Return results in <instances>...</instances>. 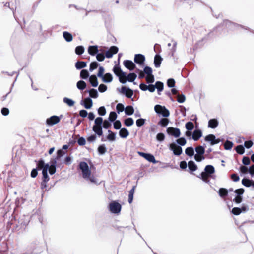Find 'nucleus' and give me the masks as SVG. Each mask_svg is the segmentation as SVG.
<instances>
[{"label": "nucleus", "mask_w": 254, "mask_h": 254, "mask_svg": "<svg viewBox=\"0 0 254 254\" xmlns=\"http://www.w3.org/2000/svg\"><path fill=\"white\" fill-rule=\"evenodd\" d=\"M79 168L83 178L92 183H97L96 178L92 174L91 168L89 167L87 163L81 162L79 164Z\"/></svg>", "instance_id": "obj_1"}, {"label": "nucleus", "mask_w": 254, "mask_h": 254, "mask_svg": "<svg viewBox=\"0 0 254 254\" xmlns=\"http://www.w3.org/2000/svg\"><path fill=\"white\" fill-rule=\"evenodd\" d=\"M103 123V127L104 128H108L111 126V123L107 120L103 121V119L101 117H97L95 120V125L93 127V130L98 135L101 136L103 134V131L102 128V124Z\"/></svg>", "instance_id": "obj_2"}, {"label": "nucleus", "mask_w": 254, "mask_h": 254, "mask_svg": "<svg viewBox=\"0 0 254 254\" xmlns=\"http://www.w3.org/2000/svg\"><path fill=\"white\" fill-rule=\"evenodd\" d=\"M215 172L214 167L210 165H207L204 169V172L201 174V179L206 183H209V180L208 178L211 177V175Z\"/></svg>", "instance_id": "obj_3"}, {"label": "nucleus", "mask_w": 254, "mask_h": 254, "mask_svg": "<svg viewBox=\"0 0 254 254\" xmlns=\"http://www.w3.org/2000/svg\"><path fill=\"white\" fill-rule=\"evenodd\" d=\"M38 168L39 169L42 170L43 183H42V185H44V183H46L49 180L47 173L48 169L49 168V164H45L43 160H40L38 163Z\"/></svg>", "instance_id": "obj_4"}, {"label": "nucleus", "mask_w": 254, "mask_h": 254, "mask_svg": "<svg viewBox=\"0 0 254 254\" xmlns=\"http://www.w3.org/2000/svg\"><path fill=\"white\" fill-rule=\"evenodd\" d=\"M114 73L119 77V81L122 83H125L127 82L126 74L123 72L120 67L118 65H115L113 68Z\"/></svg>", "instance_id": "obj_5"}, {"label": "nucleus", "mask_w": 254, "mask_h": 254, "mask_svg": "<svg viewBox=\"0 0 254 254\" xmlns=\"http://www.w3.org/2000/svg\"><path fill=\"white\" fill-rule=\"evenodd\" d=\"M121 208V205L116 201H112L109 205V210L114 214H119Z\"/></svg>", "instance_id": "obj_6"}, {"label": "nucleus", "mask_w": 254, "mask_h": 254, "mask_svg": "<svg viewBox=\"0 0 254 254\" xmlns=\"http://www.w3.org/2000/svg\"><path fill=\"white\" fill-rule=\"evenodd\" d=\"M155 111L158 114H161L164 117H167L170 115V112L165 106L160 105H156L154 107Z\"/></svg>", "instance_id": "obj_7"}, {"label": "nucleus", "mask_w": 254, "mask_h": 254, "mask_svg": "<svg viewBox=\"0 0 254 254\" xmlns=\"http://www.w3.org/2000/svg\"><path fill=\"white\" fill-rule=\"evenodd\" d=\"M61 118L57 116H52L46 120V124L50 126H52L58 124L60 121Z\"/></svg>", "instance_id": "obj_8"}, {"label": "nucleus", "mask_w": 254, "mask_h": 254, "mask_svg": "<svg viewBox=\"0 0 254 254\" xmlns=\"http://www.w3.org/2000/svg\"><path fill=\"white\" fill-rule=\"evenodd\" d=\"M138 154L140 156L143 157L146 160H147L148 161L150 162H152L153 163H157V161H156L154 156L149 153H145L142 152L138 151L137 152Z\"/></svg>", "instance_id": "obj_9"}, {"label": "nucleus", "mask_w": 254, "mask_h": 254, "mask_svg": "<svg viewBox=\"0 0 254 254\" xmlns=\"http://www.w3.org/2000/svg\"><path fill=\"white\" fill-rule=\"evenodd\" d=\"M170 149L173 151L174 154L176 155H180L182 153V148L178 146L175 143H172L169 145Z\"/></svg>", "instance_id": "obj_10"}, {"label": "nucleus", "mask_w": 254, "mask_h": 254, "mask_svg": "<svg viewBox=\"0 0 254 254\" xmlns=\"http://www.w3.org/2000/svg\"><path fill=\"white\" fill-rule=\"evenodd\" d=\"M167 132L169 135H172L177 138L180 136L181 134L180 130L179 128L169 127L167 129Z\"/></svg>", "instance_id": "obj_11"}, {"label": "nucleus", "mask_w": 254, "mask_h": 254, "mask_svg": "<svg viewBox=\"0 0 254 254\" xmlns=\"http://www.w3.org/2000/svg\"><path fill=\"white\" fill-rule=\"evenodd\" d=\"M118 51L117 47L113 46L110 47L109 50L105 53V56L107 58L112 57L113 55L116 54Z\"/></svg>", "instance_id": "obj_12"}, {"label": "nucleus", "mask_w": 254, "mask_h": 254, "mask_svg": "<svg viewBox=\"0 0 254 254\" xmlns=\"http://www.w3.org/2000/svg\"><path fill=\"white\" fill-rule=\"evenodd\" d=\"M145 59L144 56L142 54H138L135 55L134 62L140 65L144 64Z\"/></svg>", "instance_id": "obj_13"}, {"label": "nucleus", "mask_w": 254, "mask_h": 254, "mask_svg": "<svg viewBox=\"0 0 254 254\" xmlns=\"http://www.w3.org/2000/svg\"><path fill=\"white\" fill-rule=\"evenodd\" d=\"M244 190L243 189H239L235 190V192L237 194L236 197H235L234 200L236 203H240L241 202L242 198L241 196L244 193Z\"/></svg>", "instance_id": "obj_14"}, {"label": "nucleus", "mask_w": 254, "mask_h": 254, "mask_svg": "<svg viewBox=\"0 0 254 254\" xmlns=\"http://www.w3.org/2000/svg\"><path fill=\"white\" fill-rule=\"evenodd\" d=\"M205 140L206 141L210 142L211 145H213L214 144H217L219 142V140L218 139H216L215 135L213 134H209L207 135L205 137Z\"/></svg>", "instance_id": "obj_15"}, {"label": "nucleus", "mask_w": 254, "mask_h": 254, "mask_svg": "<svg viewBox=\"0 0 254 254\" xmlns=\"http://www.w3.org/2000/svg\"><path fill=\"white\" fill-rule=\"evenodd\" d=\"M121 92L122 93L125 94L128 98H131L133 94L132 90L125 86L122 87Z\"/></svg>", "instance_id": "obj_16"}, {"label": "nucleus", "mask_w": 254, "mask_h": 254, "mask_svg": "<svg viewBox=\"0 0 254 254\" xmlns=\"http://www.w3.org/2000/svg\"><path fill=\"white\" fill-rule=\"evenodd\" d=\"M124 66L130 70H133L135 67V64L134 63L130 60H125L124 61Z\"/></svg>", "instance_id": "obj_17"}, {"label": "nucleus", "mask_w": 254, "mask_h": 254, "mask_svg": "<svg viewBox=\"0 0 254 254\" xmlns=\"http://www.w3.org/2000/svg\"><path fill=\"white\" fill-rule=\"evenodd\" d=\"M202 135V132L200 129H195L193 133L192 138L194 141L198 140Z\"/></svg>", "instance_id": "obj_18"}, {"label": "nucleus", "mask_w": 254, "mask_h": 254, "mask_svg": "<svg viewBox=\"0 0 254 254\" xmlns=\"http://www.w3.org/2000/svg\"><path fill=\"white\" fill-rule=\"evenodd\" d=\"M88 53L94 56L98 52V46H90L88 48Z\"/></svg>", "instance_id": "obj_19"}, {"label": "nucleus", "mask_w": 254, "mask_h": 254, "mask_svg": "<svg viewBox=\"0 0 254 254\" xmlns=\"http://www.w3.org/2000/svg\"><path fill=\"white\" fill-rule=\"evenodd\" d=\"M101 78L102 81L105 83H110L113 80V76L112 74L109 73L104 74Z\"/></svg>", "instance_id": "obj_20"}, {"label": "nucleus", "mask_w": 254, "mask_h": 254, "mask_svg": "<svg viewBox=\"0 0 254 254\" xmlns=\"http://www.w3.org/2000/svg\"><path fill=\"white\" fill-rule=\"evenodd\" d=\"M84 106L86 109H90L93 106V102L90 98H86L84 101Z\"/></svg>", "instance_id": "obj_21"}, {"label": "nucleus", "mask_w": 254, "mask_h": 254, "mask_svg": "<svg viewBox=\"0 0 254 254\" xmlns=\"http://www.w3.org/2000/svg\"><path fill=\"white\" fill-rule=\"evenodd\" d=\"M119 135L121 138H126L129 135V132L126 128H122L119 131Z\"/></svg>", "instance_id": "obj_22"}, {"label": "nucleus", "mask_w": 254, "mask_h": 254, "mask_svg": "<svg viewBox=\"0 0 254 254\" xmlns=\"http://www.w3.org/2000/svg\"><path fill=\"white\" fill-rule=\"evenodd\" d=\"M89 81H90V83L92 85V86L97 87L98 86V82L97 81V78L95 75H91L89 77Z\"/></svg>", "instance_id": "obj_23"}, {"label": "nucleus", "mask_w": 254, "mask_h": 254, "mask_svg": "<svg viewBox=\"0 0 254 254\" xmlns=\"http://www.w3.org/2000/svg\"><path fill=\"white\" fill-rule=\"evenodd\" d=\"M218 125V122L217 120L216 119H211L208 122V127L212 128H216Z\"/></svg>", "instance_id": "obj_24"}, {"label": "nucleus", "mask_w": 254, "mask_h": 254, "mask_svg": "<svg viewBox=\"0 0 254 254\" xmlns=\"http://www.w3.org/2000/svg\"><path fill=\"white\" fill-rule=\"evenodd\" d=\"M162 60V59L159 55H156L155 56L154 64L156 67H160Z\"/></svg>", "instance_id": "obj_25"}, {"label": "nucleus", "mask_w": 254, "mask_h": 254, "mask_svg": "<svg viewBox=\"0 0 254 254\" xmlns=\"http://www.w3.org/2000/svg\"><path fill=\"white\" fill-rule=\"evenodd\" d=\"M63 101L65 104L70 107L73 106L75 104V102L73 100L67 97H64L63 99Z\"/></svg>", "instance_id": "obj_26"}, {"label": "nucleus", "mask_w": 254, "mask_h": 254, "mask_svg": "<svg viewBox=\"0 0 254 254\" xmlns=\"http://www.w3.org/2000/svg\"><path fill=\"white\" fill-rule=\"evenodd\" d=\"M63 36L67 42H71L72 40V35L68 32H64L63 33Z\"/></svg>", "instance_id": "obj_27"}, {"label": "nucleus", "mask_w": 254, "mask_h": 254, "mask_svg": "<svg viewBox=\"0 0 254 254\" xmlns=\"http://www.w3.org/2000/svg\"><path fill=\"white\" fill-rule=\"evenodd\" d=\"M137 75L134 73H129L127 76L126 75V80L129 82H133L136 78Z\"/></svg>", "instance_id": "obj_28"}, {"label": "nucleus", "mask_w": 254, "mask_h": 254, "mask_svg": "<svg viewBox=\"0 0 254 254\" xmlns=\"http://www.w3.org/2000/svg\"><path fill=\"white\" fill-rule=\"evenodd\" d=\"M125 113L127 115H131L134 112V109L131 106H128L125 109Z\"/></svg>", "instance_id": "obj_29"}, {"label": "nucleus", "mask_w": 254, "mask_h": 254, "mask_svg": "<svg viewBox=\"0 0 254 254\" xmlns=\"http://www.w3.org/2000/svg\"><path fill=\"white\" fill-rule=\"evenodd\" d=\"M86 83L82 80H80L77 83V87L79 90H83L86 88Z\"/></svg>", "instance_id": "obj_30"}, {"label": "nucleus", "mask_w": 254, "mask_h": 254, "mask_svg": "<svg viewBox=\"0 0 254 254\" xmlns=\"http://www.w3.org/2000/svg\"><path fill=\"white\" fill-rule=\"evenodd\" d=\"M89 95L91 98H97L98 97V94L96 89H92L89 91Z\"/></svg>", "instance_id": "obj_31"}, {"label": "nucleus", "mask_w": 254, "mask_h": 254, "mask_svg": "<svg viewBox=\"0 0 254 254\" xmlns=\"http://www.w3.org/2000/svg\"><path fill=\"white\" fill-rule=\"evenodd\" d=\"M86 65V63L84 62H77L75 64V67L78 69L85 67Z\"/></svg>", "instance_id": "obj_32"}, {"label": "nucleus", "mask_w": 254, "mask_h": 254, "mask_svg": "<svg viewBox=\"0 0 254 254\" xmlns=\"http://www.w3.org/2000/svg\"><path fill=\"white\" fill-rule=\"evenodd\" d=\"M55 163L56 162L50 166L49 165V168L48 170H49V173L51 175L54 174L56 172V169Z\"/></svg>", "instance_id": "obj_33"}, {"label": "nucleus", "mask_w": 254, "mask_h": 254, "mask_svg": "<svg viewBox=\"0 0 254 254\" xmlns=\"http://www.w3.org/2000/svg\"><path fill=\"white\" fill-rule=\"evenodd\" d=\"M188 167L189 169L192 171H195L197 169L196 165H195L194 162L192 161H190L189 162Z\"/></svg>", "instance_id": "obj_34"}, {"label": "nucleus", "mask_w": 254, "mask_h": 254, "mask_svg": "<svg viewBox=\"0 0 254 254\" xmlns=\"http://www.w3.org/2000/svg\"><path fill=\"white\" fill-rule=\"evenodd\" d=\"M75 51L76 54L81 55L84 52V48L82 46H78L76 47Z\"/></svg>", "instance_id": "obj_35"}, {"label": "nucleus", "mask_w": 254, "mask_h": 254, "mask_svg": "<svg viewBox=\"0 0 254 254\" xmlns=\"http://www.w3.org/2000/svg\"><path fill=\"white\" fill-rule=\"evenodd\" d=\"M186 154L190 156H192L194 154V150L192 147H187L185 150Z\"/></svg>", "instance_id": "obj_36"}, {"label": "nucleus", "mask_w": 254, "mask_h": 254, "mask_svg": "<svg viewBox=\"0 0 254 254\" xmlns=\"http://www.w3.org/2000/svg\"><path fill=\"white\" fill-rule=\"evenodd\" d=\"M124 123L126 126L129 127L133 124L134 121L131 118H128L125 120Z\"/></svg>", "instance_id": "obj_37"}, {"label": "nucleus", "mask_w": 254, "mask_h": 254, "mask_svg": "<svg viewBox=\"0 0 254 254\" xmlns=\"http://www.w3.org/2000/svg\"><path fill=\"white\" fill-rule=\"evenodd\" d=\"M89 73L87 70L83 69V70H81V71L80 72V77L82 79H87L88 78V77L89 76Z\"/></svg>", "instance_id": "obj_38"}, {"label": "nucleus", "mask_w": 254, "mask_h": 254, "mask_svg": "<svg viewBox=\"0 0 254 254\" xmlns=\"http://www.w3.org/2000/svg\"><path fill=\"white\" fill-rule=\"evenodd\" d=\"M251 181L252 180L244 178L242 180V184L246 187H249L251 186Z\"/></svg>", "instance_id": "obj_39"}, {"label": "nucleus", "mask_w": 254, "mask_h": 254, "mask_svg": "<svg viewBox=\"0 0 254 254\" xmlns=\"http://www.w3.org/2000/svg\"><path fill=\"white\" fill-rule=\"evenodd\" d=\"M155 88L157 89L158 92H161L163 89V84L160 81H157L155 84Z\"/></svg>", "instance_id": "obj_40"}, {"label": "nucleus", "mask_w": 254, "mask_h": 254, "mask_svg": "<svg viewBox=\"0 0 254 254\" xmlns=\"http://www.w3.org/2000/svg\"><path fill=\"white\" fill-rule=\"evenodd\" d=\"M108 132L109 134L107 136V139L110 141H114L116 139L115 134L112 132L111 130H109Z\"/></svg>", "instance_id": "obj_41"}, {"label": "nucleus", "mask_w": 254, "mask_h": 254, "mask_svg": "<svg viewBox=\"0 0 254 254\" xmlns=\"http://www.w3.org/2000/svg\"><path fill=\"white\" fill-rule=\"evenodd\" d=\"M196 154L203 155L205 152L204 148L201 146H199L195 148Z\"/></svg>", "instance_id": "obj_42"}, {"label": "nucleus", "mask_w": 254, "mask_h": 254, "mask_svg": "<svg viewBox=\"0 0 254 254\" xmlns=\"http://www.w3.org/2000/svg\"><path fill=\"white\" fill-rule=\"evenodd\" d=\"M219 194L221 197H224L227 195L228 191L224 188H221L219 190Z\"/></svg>", "instance_id": "obj_43"}, {"label": "nucleus", "mask_w": 254, "mask_h": 254, "mask_svg": "<svg viewBox=\"0 0 254 254\" xmlns=\"http://www.w3.org/2000/svg\"><path fill=\"white\" fill-rule=\"evenodd\" d=\"M233 143L230 141H226L224 143V148L226 150H230L232 148Z\"/></svg>", "instance_id": "obj_44"}, {"label": "nucleus", "mask_w": 254, "mask_h": 254, "mask_svg": "<svg viewBox=\"0 0 254 254\" xmlns=\"http://www.w3.org/2000/svg\"><path fill=\"white\" fill-rule=\"evenodd\" d=\"M236 151L237 152L240 154H243L245 152V149L244 147L240 145H238L236 147Z\"/></svg>", "instance_id": "obj_45"}, {"label": "nucleus", "mask_w": 254, "mask_h": 254, "mask_svg": "<svg viewBox=\"0 0 254 254\" xmlns=\"http://www.w3.org/2000/svg\"><path fill=\"white\" fill-rule=\"evenodd\" d=\"M186 128L188 130H192L194 127L193 124L191 122H187L185 125Z\"/></svg>", "instance_id": "obj_46"}, {"label": "nucleus", "mask_w": 254, "mask_h": 254, "mask_svg": "<svg viewBox=\"0 0 254 254\" xmlns=\"http://www.w3.org/2000/svg\"><path fill=\"white\" fill-rule=\"evenodd\" d=\"M117 116V114L115 112H111L109 114V120L113 122L116 120Z\"/></svg>", "instance_id": "obj_47"}, {"label": "nucleus", "mask_w": 254, "mask_h": 254, "mask_svg": "<svg viewBox=\"0 0 254 254\" xmlns=\"http://www.w3.org/2000/svg\"><path fill=\"white\" fill-rule=\"evenodd\" d=\"M98 113L101 116H104L106 113L105 108L104 106L100 107L98 110Z\"/></svg>", "instance_id": "obj_48"}, {"label": "nucleus", "mask_w": 254, "mask_h": 254, "mask_svg": "<svg viewBox=\"0 0 254 254\" xmlns=\"http://www.w3.org/2000/svg\"><path fill=\"white\" fill-rule=\"evenodd\" d=\"M98 64L96 62H92L90 65L89 70L90 71H92L93 70L97 68Z\"/></svg>", "instance_id": "obj_49"}, {"label": "nucleus", "mask_w": 254, "mask_h": 254, "mask_svg": "<svg viewBox=\"0 0 254 254\" xmlns=\"http://www.w3.org/2000/svg\"><path fill=\"white\" fill-rule=\"evenodd\" d=\"M241 212L242 210L240 208L234 207L232 210V213L235 215H239Z\"/></svg>", "instance_id": "obj_50"}, {"label": "nucleus", "mask_w": 254, "mask_h": 254, "mask_svg": "<svg viewBox=\"0 0 254 254\" xmlns=\"http://www.w3.org/2000/svg\"><path fill=\"white\" fill-rule=\"evenodd\" d=\"M134 192V189L132 188L129 191V196H128V202L131 203L133 200V194Z\"/></svg>", "instance_id": "obj_51"}, {"label": "nucleus", "mask_w": 254, "mask_h": 254, "mask_svg": "<svg viewBox=\"0 0 254 254\" xmlns=\"http://www.w3.org/2000/svg\"><path fill=\"white\" fill-rule=\"evenodd\" d=\"M177 143H178L179 145L184 146L186 144V140L185 138L181 137L179 139H178L176 140Z\"/></svg>", "instance_id": "obj_52"}, {"label": "nucleus", "mask_w": 254, "mask_h": 254, "mask_svg": "<svg viewBox=\"0 0 254 254\" xmlns=\"http://www.w3.org/2000/svg\"><path fill=\"white\" fill-rule=\"evenodd\" d=\"M194 158L196 161L200 162L204 159V157L203 155L196 154Z\"/></svg>", "instance_id": "obj_53"}, {"label": "nucleus", "mask_w": 254, "mask_h": 254, "mask_svg": "<svg viewBox=\"0 0 254 254\" xmlns=\"http://www.w3.org/2000/svg\"><path fill=\"white\" fill-rule=\"evenodd\" d=\"M98 152L101 154H103L106 152V148L104 145H102L98 147Z\"/></svg>", "instance_id": "obj_54"}, {"label": "nucleus", "mask_w": 254, "mask_h": 254, "mask_svg": "<svg viewBox=\"0 0 254 254\" xmlns=\"http://www.w3.org/2000/svg\"><path fill=\"white\" fill-rule=\"evenodd\" d=\"M186 100V97L184 95H178L177 96V101L179 103H184Z\"/></svg>", "instance_id": "obj_55"}, {"label": "nucleus", "mask_w": 254, "mask_h": 254, "mask_svg": "<svg viewBox=\"0 0 254 254\" xmlns=\"http://www.w3.org/2000/svg\"><path fill=\"white\" fill-rule=\"evenodd\" d=\"M145 119L141 118L136 120V124L137 127H140L145 124Z\"/></svg>", "instance_id": "obj_56"}, {"label": "nucleus", "mask_w": 254, "mask_h": 254, "mask_svg": "<svg viewBox=\"0 0 254 254\" xmlns=\"http://www.w3.org/2000/svg\"><path fill=\"white\" fill-rule=\"evenodd\" d=\"M144 72L147 75V76L150 75L152 74V70L150 67L146 66L144 69Z\"/></svg>", "instance_id": "obj_57"}, {"label": "nucleus", "mask_w": 254, "mask_h": 254, "mask_svg": "<svg viewBox=\"0 0 254 254\" xmlns=\"http://www.w3.org/2000/svg\"><path fill=\"white\" fill-rule=\"evenodd\" d=\"M169 123V120L168 119L166 118H163L162 119L160 122L159 124L162 126H166Z\"/></svg>", "instance_id": "obj_58"}, {"label": "nucleus", "mask_w": 254, "mask_h": 254, "mask_svg": "<svg viewBox=\"0 0 254 254\" xmlns=\"http://www.w3.org/2000/svg\"><path fill=\"white\" fill-rule=\"evenodd\" d=\"M107 89V87L106 85H105L104 84H101L99 85L98 87V90L99 92H105Z\"/></svg>", "instance_id": "obj_59"}, {"label": "nucleus", "mask_w": 254, "mask_h": 254, "mask_svg": "<svg viewBox=\"0 0 254 254\" xmlns=\"http://www.w3.org/2000/svg\"><path fill=\"white\" fill-rule=\"evenodd\" d=\"M96 59L98 61H103L105 59V56L103 53H97L96 55Z\"/></svg>", "instance_id": "obj_60"}, {"label": "nucleus", "mask_w": 254, "mask_h": 254, "mask_svg": "<svg viewBox=\"0 0 254 254\" xmlns=\"http://www.w3.org/2000/svg\"><path fill=\"white\" fill-rule=\"evenodd\" d=\"M104 71H105L104 68L102 66H100L99 68V71H98V73L97 74V76L101 78L104 75Z\"/></svg>", "instance_id": "obj_61"}, {"label": "nucleus", "mask_w": 254, "mask_h": 254, "mask_svg": "<svg viewBox=\"0 0 254 254\" xmlns=\"http://www.w3.org/2000/svg\"><path fill=\"white\" fill-rule=\"evenodd\" d=\"M165 135L162 133H159L156 136V139L159 141H162L164 140Z\"/></svg>", "instance_id": "obj_62"}, {"label": "nucleus", "mask_w": 254, "mask_h": 254, "mask_svg": "<svg viewBox=\"0 0 254 254\" xmlns=\"http://www.w3.org/2000/svg\"><path fill=\"white\" fill-rule=\"evenodd\" d=\"M116 109L118 111V113L123 112L124 110V106L123 104L121 103H119L116 106Z\"/></svg>", "instance_id": "obj_63"}, {"label": "nucleus", "mask_w": 254, "mask_h": 254, "mask_svg": "<svg viewBox=\"0 0 254 254\" xmlns=\"http://www.w3.org/2000/svg\"><path fill=\"white\" fill-rule=\"evenodd\" d=\"M146 80L148 83H153L154 81V78L153 75L152 74L150 75L146 76Z\"/></svg>", "instance_id": "obj_64"}]
</instances>
